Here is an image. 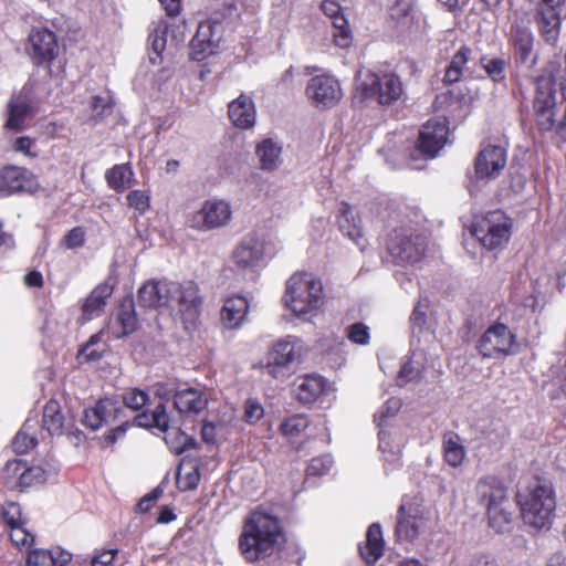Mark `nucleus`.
Masks as SVG:
<instances>
[{
  "label": "nucleus",
  "instance_id": "obj_46",
  "mask_svg": "<svg viewBox=\"0 0 566 566\" xmlns=\"http://www.w3.org/2000/svg\"><path fill=\"white\" fill-rule=\"evenodd\" d=\"M36 439L27 432V424L15 434L12 449L18 454H24L36 446Z\"/></svg>",
  "mask_w": 566,
  "mask_h": 566
},
{
  "label": "nucleus",
  "instance_id": "obj_28",
  "mask_svg": "<svg viewBox=\"0 0 566 566\" xmlns=\"http://www.w3.org/2000/svg\"><path fill=\"white\" fill-rule=\"evenodd\" d=\"M255 155L262 170L273 171L282 165V145L272 138L260 142L255 147Z\"/></svg>",
  "mask_w": 566,
  "mask_h": 566
},
{
  "label": "nucleus",
  "instance_id": "obj_9",
  "mask_svg": "<svg viewBox=\"0 0 566 566\" xmlns=\"http://www.w3.org/2000/svg\"><path fill=\"white\" fill-rule=\"evenodd\" d=\"M357 91L361 101H373L382 106L397 102L403 94V86L398 75L394 73H369L360 83Z\"/></svg>",
  "mask_w": 566,
  "mask_h": 566
},
{
  "label": "nucleus",
  "instance_id": "obj_22",
  "mask_svg": "<svg viewBox=\"0 0 566 566\" xmlns=\"http://www.w3.org/2000/svg\"><path fill=\"white\" fill-rule=\"evenodd\" d=\"M28 50L36 64L51 62L57 50L55 34L48 29H32Z\"/></svg>",
  "mask_w": 566,
  "mask_h": 566
},
{
  "label": "nucleus",
  "instance_id": "obj_16",
  "mask_svg": "<svg viewBox=\"0 0 566 566\" xmlns=\"http://www.w3.org/2000/svg\"><path fill=\"white\" fill-rule=\"evenodd\" d=\"M426 520L417 504L402 503L397 513L395 534L397 541L412 543L424 530Z\"/></svg>",
  "mask_w": 566,
  "mask_h": 566
},
{
  "label": "nucleus",
  "instance_id": "obj_21",
  "mask_svg": "<svg viewBox=\"0 0 566 566\" xmlns=\"http://www.w3.org/2000/svg\"><path fill=\"white\" fill-rule=\"evenodd\" d=\"M122 412L123 408L118 400L103 398L93 408L84 411L83 423L92 430H97L104 424L116 421Z\"/></svg>",
  "mask_w": 566,
  "mask_h": 566
},
{
  "label": "nucleus",
  "instance_id": "obj_40",
  "mask_svg": "<svg viewBox=\"0 0 566 566\" xmlns=\"http://www.w3.org/2000/svg\"><path fill=\"white\" fill-rule=\"evenodd\" d=\"M130 167L126 164L115 165L105 174L107 185L117 192L129 187L133 177Z\"/></svg>",
  "mask_w": 566,
  "mask_h": 566
},
{
  "label": "nucleus",
  "instance_id": "obj_35",
  "mask_svg": "<svg viewBox=\"0 0 566 566\" xmlns=\"http://www.w3.org/2000/svg\"><path fill=\"white\" fill-rule=\"evenodd\" d=\"M340 232L354 241L360 249L364 248L359 221L356 220L353 209L344 203L337 219Z\"/></svg>",
  "mask_w": 566,
  "mask_h": 566
},
{
  "label": "nucleus",
  "instance_id": "obj_3",
  "mask_svg": "<svg viewBox=\"0 0 566 566\" xmlns=\"http://www.w3.org/2000/svg\"><path fill=\"white\" fill-rule=\"evenodd\" d=\"M324 290L319 279L311 273H295L286 282L283 302L295 316L304 317L323 304Z\"/></svg>",
  "mask_w": 566,
  "mask_h": 566
},
{
  "label": "nucleus",
  "instance_id": "obj_57",
  "mask_svg": "<svg viewBox=\"0 0 566 566\" xmlns=\"http://www.w3.org/2000/svg\"><path fill=\"white\" fill-rule=\"evenodd\" d=\"M264 415V409L260 402L249 399L245 402L244 418L249 423H255Z\"/></svg>",
  "mask_w": 566,
  "mask_h": 566
},
{
  "label": "nucleus",
  "instance_id": "obj_29",
  "mask_svg": "<svg viewBox=\"0 0 566 566\" xmlns=\"http://www.w3.org/2000/svg\"><path fill=\"white\" fill-rule=\"evenodd\" d=\"M359 553L369 565H374L382 556L384 538L379 524L374 523L368 527L366 541L359 545Z\"/></svg>",
  "mask_w": 566,
  "mask_h": 566
},
{
  "label": "nucleus",
  "instance_id": "obj_15",
  "mask_svg": "<svg viewBox=\"0 0 566 566\" xmlns=\"http://www.w3.org/2000/svg\"><path fill=\"white\" fill-rule=\"evenodd\" d=\"M426 244L421 237H409L395 231L387 241V250L397 264L416 263L421 260Z\"/></svg>",
  "mask_w": 566,
  "mask_h": 566
},
{
  "label": "nucleus",
  "instance_id": "obj_50",
  "mask_svg": "<svg viewBox=\"0 0 566 566\" xmlns=\"http://www.w3.org/2000/svg\"><path fill=\"white\" fill-rule=\"evenodd\" d=\"M147 392L136 388L129 389L123 395L124 405L132 410H139L147 403Z\"/></svg>",
  "mask_w": 566,
  "mask_h": 566
},
{
  "label": "nucleus",
  "instance_id": "obj_58",
  "mask_svg": "<svg viewBox=\"0 0 566 566\" xmlns=\"http://www.w3.org/2000/svg\"><path fill=\"white\" fill-rule=\"evenodd\" d=\"M84 230L81 227H75L64 237V242L69 249H76L84 244Z\"/></svg>",
  "mask_w": 566,
  "mask_h": 566
},
{
  "label": "nucleus",
  "instance_id": "obj_7",
  "mask_svg": "<svg viewBox=\"0 0 566 566\" xmlns=\"http://www.w3.org/2000/svg\"><path fill=\"white\" fill-rule=\"evenodd\" d=\"M470 232L484 249L502 250L510 241L512 221L501 210L490 211L474 219Z\"/></svg>",
  "mask_w": 566,
  "mask_h": 566
},
{
  "label": "nucleus",
  "instance_id": "obj_17",
  "mask_svg": "<svg viewBox=\"0 0 566 566\" xmlns=\"http://www.w3.org/2000/svg\"><path fill=\"white\" fill-rule=\"evenodd\" d=\"M38 189L35 176L23 167L6 166L0 169V195L33 192Z\"/></svg>",
  "mask_w": 566,
  "mask_h": 566
},
{
  "label": "nucleus",
  "instance_id": "obj_30",
  "mask_svg": "<svg viewBox=\"0 0 566 566\" xmlns=\"http://www.w3.org/2000/svg\"><path fill=\"white\" fill-rule=\"evenodd\" d=\"M249 310L245 297L234 295L224 301L221 311V321L227 328L234 329L240 326Z\"/></svg>",
  "mask_w": 566,
  "mask_h": 566
},
{
  "label": "nucleus",
  "instance_id": "obj_19",
  "mask_svg": "<svg viewBox=\"0 0 566 566\" xmlns=\"http://www.w3.org/2000/svg\"><path fill=\"white\" fill-rule=\"evenodd\" d=\"M506 165V151L501 146L483 147L474 161V174L478 179H492L500 175Z\"/></svg>",
  "mask_w": 566,
  "mask_h": 566
},
{
  "label": "nucleus",
  "instance_id": "obj_53",
  "mask_svg": "<svg viewBox=\"0 0 566 566\" xmlns=\"http://www.w3.org/2000/svg\"><path fill=\"white\" fill-rule=\"evenodd\" d=\"M91 108L95 118H102L112 113L113 106L108 95H96L92 97Z\"/></svg>",
  "mask_w": 566,
  "mask_h": 566
},
{
  "label": "nucleus",
  "instance_id": "obj_27",
  "mask_svg": "<svg viewBox=\"0 0 566 566\" xmlns=\"http://www.w3.org/2000/svg\"><path fill=\"white\" fill-rule=\"evenodd\" d=\"M33 113V105L25 88L14 96L8 105V120L6 127L13 130L23 129L24 120Z\"/></svg>",
  "mask_w": 566,
  "mask_h": 566
},
{
  "label": "nucleus",
  "instance_id": "obj_32",
  "mask_svg": "<svg viewBox=\"0 0 566 566\" xmlns=\"http://www.w3.org/2000/svg\"><path fill=\"white\" fill-rule=\"evenodd\" d=\"M113 294V286L107 283L97 285L91 294L85 298L83 304V317L90 321L96 316H99L106 305L107 298Z\"/></svg>",
  "mask_w": 566,
  "mask_h": 566
},
{
  "label": "nucleus",
  "instance_id": "obj_42",
  "mask_svg": "<svg viewBox=\"0 0 566 566\" xmlns=\"http://www.w3.org/2000/svg\"><path fill=\"white\" fill-rule=\"evenodd\" d=\"M480 65L493 82L499 83L505 80L506 62L503 59L482 56Z\"/></svg>",
  "mask_w": 566,
  "mask_h": 566
},
{
  "label": "nucleus",
  "instance_id": "obj_31",
  "mask_svg": "<svg viewBox=\"0 0 566 566\" xmlns=\"http://www.w3.org/2000/svg\"><path fill=\"white\" fill-rule=\"evenodd\" d=\"M72 554L60 547L53 549H33L28 555V566H65Z\"/></svg>",
  "mask_w": 566,
  "mask_h": 566
},
{
  "label": "nucleus",
  "instance_id": "obj_54",
  "mask_svg": "<svg viewBox=\"0 0 566 566\" xmlns=\"http://www.w3.org/2000/svg\"><path fill=\"white\" fill-rule=\"evenodd\" d=\"M22 476V486H29L33 483L45 482L46 471L40 465H32L24 468Z\"/></svg>",
  "mask_w": 566,
  "mask_h": 566
},
{
  "label": "nucleus",
  "instance_id": "obj_23",
  "mask_svg": "<svg viewBox=\"0 0 566 566\" xmlns=\"http://www.w3.org/2000/svg\"><path fill=\"white\" fill-rule=\"evenodd\" d=\"M321 9L327 15L334 27V42L337 46L346 49L352 44V31L348 21L342 13V7L334 0H324Z\"/></svg>",
  "mask_w": 566,
  "mask_h": 566
},
{
  "label": "nucleus",
  "instance_id": "obj_52",
  "mask_svg": "<svg viewBox=\"0 0 566 566\" xmlns=\"http://www.w3.org/2000/svg\"><path fill=\"white\" fill-rule=\"evenodd\" d=\"M10 538L17 546H30L34 542V535L25 528V524L10 526Z\"/></svg>",
  "mask_w": 566,
  "mask_h": 566
},
{
  "label": "nucleus",
  "instance_id": "obj_6",
  "mask_svg": "<svg viewBox=\"0 0 566 566\" xmlns=\"http://www.w3.org/2000/svg\"><path fill=\"white\" fill-rule=\"evenodd\" d=\"M476 493L486 507L490 526L504 532L512 521V514L505 507L506 488L496 476L488 475L479 480Z\"/></svg>",
  "mask_w": 566,
  "mask_h": 566
},
{
  "label": "nucleus",
  "instance_id": "obj_34",
  "mask_svg": "<svg viewBox=\"0 0 566 566\" xmlns=\"http://www.w3.org/2000/svg\"><path fill=\"white\" fill-rule=\"evenodd\" d=\"M116 323L119 324L122 329L112 331L115 338H122L136 331L138 322L135 313V304L132 297H126L120 303Z\"/></svg>",
  "mask_w": 566,
  "mask_h": 566
},
{
  "label": "nucleus",
  "instance_id": "obj_12",
  "mask_svg": "<svg viewBox=\"0 0 566 566\" xmlns=\"http://www.w3.org/2000/svg\"><path fill=\"white\" fill-rule=\"evenodd\" d=\"M231 207L223 200L206 201L201 209L187 217V224L196 230H212L226 226L231 219Z\"/></svg>",
  "mask_w": 566,
  "mask_h": 566
},
{
  "label": "nucleus",
  "instance_id": "obj_63",
  "mask_svg": "<svg viewBox=\"0 0 566 566\" xmlns=\"http://www.w3.org/2000/svg\"><path fill=\"white\" fill-rule=\"evenodd\" d=\"M34 145V140L28 136L19 137L14 140L13 149L18 153H22L29 157H35V154L31 153V148Z\"/></svg>",
  "mask_w": 566,
  "mask_h": 566
},
{
  "label": "nucleus",
  "instance_id": "obj_13",
  "mask_svg": "<svg viewBox=\"0 0 566 566\" xmlns=\"http://www.w3.org/2000/svg\"><path fill=\"white\" fill-rule=\"evenodd\" d=\"M558 106L555 99V92L548 81H542L537 85L534 98V115L538 129L542 133H553L556 135L555 117Z\"/></svg>",
  "mask_w": 566,
  "mask_h": 566
},
{
  "label": "nucleus",
  "instance_id": "obj_62",
  "mask_svg": "<svg viewBox=\"0 0 566 566\" xmlns=\"http://www.w3.org/2000/svg\"><path fill=\"white\" fill-rule=\"evenodd\" d=\"M163 491L159 488L154 489L150 493L146 494L137 503V510L140 513L148 512L155 502L160 497Z\"/></svg>",
  "mask_w": 566,
  "mask_h": 566
},
{
  "label": "nucleus",
  "instance_id": "obj_39",
  "mask_svg": "<svg viewBox=\"0 0 566 566\" xmlns=\"http://www.w3.org/2000/svg\"><path fill=\"white\" fill-rule=\"evenodd\" d=\"M324 390V380L321 376L310 375L303 378L296 390V398L303 403L314 402Z\"/></svg>",
  "mask_w": 566,
  "mask_h": 566
},
{
  "label": "nucleus",
  "instance_id": "obj_24",
  "mask_svg": "<svg viewBox=\"0 0 566 566\" xmlns=\"http://www.w3.org/2000/svg\"><path fill=\"white\" fill-rule=\"evenodd\" d=\"M228 114L231 123L241 129L253 127L256 120L254 102L245 94H241L229 104Z\"/></svg>",
  "mask_w": 566,
  "mask_h": 566
},
{
  "label": "nucleus",
  "instance_id": "obj_60",
  "mask_svg": "<svg viewBox=\"0 0 566 566\" xmlns=\"http://www.w3.org/2000/svg\"><path fill=\"white\" fill-rule=\"evenodd\" d=\"M471 50L467 46H461L460 50L452 56L449 65L453 70H458L463 73V67L469 61Z\"/></svg>",
  "mask_w": 566,
  "mask_h": 566
},
{
  "label": "nucleus",
  "instance_id": "obj_37",
  "mask_svg": "<svg viewBox=\"0 0 566 566\" xmlns=\"http://www.w3.org/2000/svg\"><path fill=\"white\" fill-rule=\"evenodd\" d=\"M134 423L142 428H157L166 432L169 428V417L164 403H159L151 412H142L134 418Z\"/></svg>",
  "mask_w": 566,
  "mask_h": 566
},
{
  "label": "nucleus",
  "instance_id": "obj_59",
  "mask_svg": "<svg viewBox=\"0 0 566 566\" xmlns=\"http://www.w3.org/2000/svg\"><path fill=\"white\" fill-rule=\"evenodd\" d=\"M426 308H427V305H424L422 302H419L415 306L412 314L410 316V322H411L413 332L416 328H419L421 331V328L426 324V319H427Z\"/></svg>",
  "mask_w": 566,
  "mask_h": 566
},
{
  "label": "nucleus",
  "instance_id": "obj_51",
  "mask_svg": "<svg viewBox=\"0 0 566 566\" xmlns=\"http://www.w3.org/2000/svg\"><path fill=\"white\" fill-rule=\"evenodd\" d=\"M333 465V459L329 454L313 458L306 469L307 475L319 476L326 474Z\"/></svg>",
  "mask_w": 566,
  "mask_h": 566
},
{
  "label": "nucleus",
  "instance_id": "obj_45",
  "mask_svg": "<svg viewBox=\"0 0 566 566\" xmlns=\"http://www.w3.org/2000/svg\"><path fill=\"white\" fill-rule=\"evenodd\" d=\"M308 420L304 416H294L284 420L280 426L281 433L289 438L298 437L308 427Z\"/></svg>",
  "mask_w": 566,
  "mask_h": 566
},
{
  "label": "nucleus",
  "instance_id": "obj_36",
  "mask_svg": "<svg viewBox=\"0 0 566 566\" xmlns=\"http://www.w3.org/2000/svg\"><path fill=\"white\" fill-rule=\"evenodd\" d=\"M65 417L57 401L50 400L45 403L42 417V427L50 434H62L65 428Z\"/></svg>",
  "mask_w": 566,
  "mask_h": 566
},
{
  "label": "nucleus",
  "instance_id": "obj_2",
  "mask_svg": "<svg viewBox=\"0 0 566 566\" xmlns=\"http://www.w3.org/2000/svg\"><path fill=\"white\" fill-rule=\"evenodd\" d=\"M284 534L280 521L263 512H253L245 521L239 537L243 558L260 566H275L281 559Z\"/></svg>",
  "mask_w": 566,
  "mask_h": 566
},
{
  "label": "nucleus",
  "instance_id": "obj_1",
  "mask_svg": "<svg viewBox=\"0 0 566 566\" xmlns=\"http://www.w3.org/2000/svg\"><path fill=\"white\" fill-rule=\"evenodd\" d=\"M138 302L145 307H168L176 311L188 331L197 326L202 298L193 281H149L138 290Z\"/></svg>",
  "mask_w": 566,
  "mask_h": 566
},
{
  "label": "nucleus",
  "instance_id": "obj_61",
  "mask_svg": "<svg viewBox=\"0 0 566 566\" xmlns=\"http://www.w3.org/2000/svg\"><path fill=\"white\" fill-rule=\"evenodd\" d=\"M24 468H28L25 462H23L22 460L14 459L8 461L3 470L9 476L18 478L19 484L22 486V473L24 471Z\"/></svg>",
  "mask_w": 566,
  "mask_h": 566
},
{
  "label": "nucleus",
  "instance_id": "obj_4",
  "mask_svg": "<svg viewBox=\"0 0 566 566\" xmlns=\"http://www.w3.org/2000/svg\"><path fill=\"white\" fill-rule=\"evenodd\" d=\"M522 518L535 530H547L552 525L556 509L555 492L551 483L537 481L527 494H517Z\"/></svg>",
  "mask_w": 566,
  "mask_h": 566
},
{
  "label": "nucleus",
  "instance_id": "obj_64",
  "mask_svg": "<svg viewBox=\"0 0 566 566\" xmlns=\"http://www.w3.org/2000/svg\"><path fill=\"white\" fill-rule=\"evenodd\" d=\"M117 549L103 551L92 558V566H108L115 558Z\"/></svg>",
  "mask_w": 566,
  "mask_h": 566
},
{
  "label": "nucleus",
  "instance_id": "obj_14",
  "mask_svg": "<svg viewBox=\"0 0 566 566\" xmlns=\"http://www.w3.org/2000/svg\"><path fill=\"white\" fill-rule=\"evenodd\" d=\"M305 92L308 99L316 107L323 108L334 107L343 97L339 82L334 76L327 74L310 78Z\"/></svg>",
  "mask_w": 566,
  "mask_h": 566
},
{
  "label": "nucleus",
  "instance_id": "obj_41",
  "mask_svg": "<svg viewBox=\"0 0 566 566\" xmlns=\"http://www.w3.org/2000/svg\"><path fill=\"white\" fill-rule=\"evenodd\" d=\"M416 0H396L389 9L390 18L402 27L409 25L415 17Z\"/></svg>",
  "mask_w": 566,
  "mask_h": 566
},
{
  "label": "nucleus",
  "instance_id": "obj_25",
  "mask_svg": "<svg viewBox=\"0 0 566 566\" xmlns=\"http://www.w3.org/2000/svg\"><path fill=\"white\" fill-rule=\"evenodd\" d=\"M207 395L197 388L178 390L174 396V406L178 412L184 415H198L207 408Z\"/></svg>",
  "mask_w": 566,
  "mask_h": 566
},
{
  "label": "nucleus",
  "instance_id": "obj_44",
  "mask_svg": "<svg viewBox=\"0 0 566 566\" xmlns=\"http://www.w3.org/2000/svg\"><path fill=\"white\" fill-rule=\"evenodd\" d=\"M166 33H167V27L157 24L149 33L148 35V44L151 49L155 56H150V61L153 63L156 62V60L160 56V53L166 48Z\"/></svg>",
  "mask_w": 566,
  "mask_h": 566
},
{
  "label": "nucleus",
  "instance_id": "obj_48",
  "mask_svg": "<svg viewBox=\"0 0 566 566\" xmlns=\"http://www.w3.org/2000/svg\"><path fill=\"white\" fill-rule=\"evenodd\" d=\"M175 440H171L170 437H167L165 440L169 446L170 450L176 454H180L184 451L196 446V440L187 436L185 432L178 430L175 432Z\"/></svg>",
  "mask_w": 566,
  "mask_h": 566
},
{
  "label": "nucleus",
  "instance_id": "obj_43",
  "mask_svg": "<svg viewBox=\"0 0 566 566\" xmlns=\"http://www.w3.org/2000/svg\"><path fill=\"white\" fill-rule=\"evenodd\" d=\"M422 373V364L410 358L406 361L397 376V385L399 387L406 386L408 382L420 379Z\"/></svg>",
  "mask_w": 566,
  "mask_h": 566
},
{
  "label": "nucleus",
  "instance_id": "obj_33",
  "mask_svg": "<svg viewBox=\"0 0 566 566\" xmlns=\"http://www.w3.org/2000/svg\"><path fill=\"white\" fill-rule=\"evenodd\" d=\"M510 35L516 61L526 63L533 49V33L526 27L514 24L511 28Z\"/></svg>",
  "mask_w": 566,
  "mask_h": 566
},
{
  "label": "nucleus",
  "instance_id": "obj_49",
  "mask_svg": "<svg viewBox=\"0 0 566 566\" xmlns=\"http://www.w3.org/2000/svg\"><path fill=\"white\" fill-rule=\"evenodd\" d=\"M199 481L200 473L197 467H191L188 472H184L182 468H179L177 473V483L181 490H193L198 486Z\"/></svg>",
  "mask_w": 566,
  "mask_h": 566
},
{
  "label": "nucleus",
  "instance_id": "obj_26",
  "mask_svg": "<svg viewBox=\"0 0 566 566\" xmlns=\"http://www.w3.org/2000/svg\"><path fill=\"white\" fill-rule=\"evenodd\" d=\"M562 9L538 7L536 10V23L545 42L554 45L560 33Z\"/></svg>",
  "mask_w": 566,
  "mask_h": 566
},
{
  "label": "nucleus",
  "instance_id": "obj_38",
  "mask_svg": "<svg viewBox=\"0 0 566 566\" xmlns=\"http://www.w3.org/2000/svg\"><path fill=\"white\" fill-rule=\"evenodd\" d=\"M443 455L446 462L453 468L462 464L465 458V449L455 432L449 431L443 436Z\"/></svg>",
  "mask_w": 566,
  "mask_h": 566
},
{
  "label": "nucleus",
  "instance_id": "obj_5",
  "mask_svg": "<svg viewBox=\"0 0 566 566\" xmlns=\"http://www.w3.org/2000/svg\"><path fill=\"white\" fill-rule=\"evenodd\" d=\"M239 15L237 4L231 1L223 3V12L216 11L206 21L200 22L197 32L190 42V56L192 60L202 61L217 52L224 35V20Z\"/></svg>",
  "mask_w": 566,
  "mask_h": 566
},
{
  "label": "nucleus",
  "instance_id": "obj_8",
  "mask_svg": "<svg viewBox=\"0 0 566 566\" xmlns=\"http://www.w3.org/2000/svg\"><path fill=\"white\" fill-rule=\"evenodd\" d=\"M281 242L269 233L245 234L233 251V261L240 269H253L263 259L274 256L281 250Z\"/></svg>",
  "mask_w": 566,
  "mask_h": 566
},
{
  "label": "nucleus",
  "instance_id": "obj_18",
  "mask_svg": "<svg viewBox=\"0 0 566 566\" xmlns=\"http://www.w3.org/2000/svg\"><path fill=\"white\" fill-rule=\"evenodd\" d=\"M449 128L446 118L428 120L419 135V150L427 157H434L448 140Z\"/></svg>",
  "mask_w": 566,
  "mask_h": 566
},
{
  "label": "nucleus",
  "instance_id": "obj_10",
  "mask_svg": "<svg viewBox=\"0 0 566 566\" xmlns=\"http://www.w3.org/2000/svg\"><path fill=\"white\" fill-rule=\"evenodd\" d=\"M301 348L297 338L287 337L279 340L269 353L265 374L276 379L286 377L291 371V365L300 358Z\"/></svg>",
  "mask_w": 566,
  "mask_h": 566
},
{
  "label": "nucleus",
  "instance_id": "obj_55",
  "mask_svg": "<svg viewBox=\"0 0 566 566\" xmlns=\"http://www.w3.org/2000/svg\"><path fill=\"white\" fill-rule=\"evenodd\" d=\"M347 337L355 344L367 345L369 343V328L363 323H355L348 327Z\"/></svg>",
  "mask_w": 566,
  "mask_h": 566
},
{
  "label": "nucleus",
  "instance_id": "obj_11",
  "mask_svg": "<svg viewBox=\"0 0 566 566\" xmlns=\"http://www.w3.org/2000/svg\"><path fill=\"white\" fill-rule=\"evenodd\" d=\"M515 335L506 325L496 323L490 326L478 343V350L484 358H497L514 353Z\"/></svg>",
  "mask_w": 566,
  "mask_h": 566
},
{
  "label": "nucleus",
  "instance_id": "obj_47",
  "mask_svg": "<svg viewBox=\"0 0 566 566\" xmlns=\"http://www.w3.org/2000/svg\"><path fill=\"white\" fill-rule=\"evenodd\" d=\"M2 518L9 527L27 523L22 515L21 506L15 502H7L2 506Z\"/></svg>",
  "mask_w": 566,
  "mask_h": 566
},
{
  "label": "nucleus",
  "instance_id": "obj_20",
  "mask_svg": "<svg viewBox=\"0 0 566 566\" xmlns=\"http://www.w3.org/2000/svg\"><path fill=\"white\" fill-rule=\"evenodd\" d=\"M401 408V401L398 398H390L386 401L381 410H379L375 416V422L379 428H382L386 418L394 417L399 409ZM379 448L384 453H387L385 461L386 463L392 464V470L400 467V447L397 446L396 449H394L390 446V442L388 440V433L384 430H379Z\"/></svg>",
  "mask_w": 566,
  "mask_h": 566
},
{
  "label": "nucleus",
  "instance_id": "obj_56",
  "mask_svg": "<svg viewBox=\"0 0 566 566\" xmlns=\"http://www.w3.org/2000/svg\"><path fill=\"white\" fill-rule=\"evenodd\" d=\"M129 207L143 214L149 208V197L142 190H133L127 195Z\"/></svg>",
  "mask_w": 566,
  "mask_h": 566
}]
</instances>
